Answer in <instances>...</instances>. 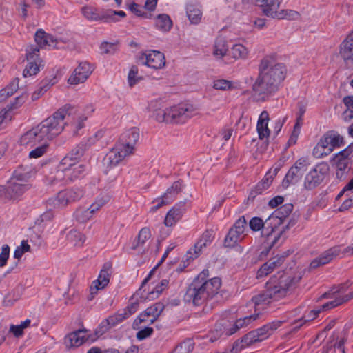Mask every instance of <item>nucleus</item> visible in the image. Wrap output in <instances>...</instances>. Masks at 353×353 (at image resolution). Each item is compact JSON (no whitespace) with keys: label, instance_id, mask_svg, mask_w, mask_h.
<instances>
[{"label":"nucleus","instance_id":"obj_1","mask_svg":"<svg viewBox=\"0 0 353 353\" xmlns=\"http://www.w3.org/2000/svg\"><path fill=\"white\" fill-rule=\"evenodd\" d=\"M83 196V191L79 188L66 189L60 191L56 196L50 198L47 201L49 211L44 212L34 221L27 232L28 239L23 240V253L37 250L41 245V234L53 218L51 212L52 209H61L69 203L79 200Z\"/></svg>","mask_w":353,"mask_h":353},{"label":"nucleus","instance_id":"obj_2","mask_svg":"<svg viewBox=\"0 0 353 353\" xmlns=\"http://www.w3.org/2000/svg\"><path fill=\"white\" fill-rule=\"evenodd\" d=\"M259 74L252 85L254 95L259 101L267 100L278 89L285 78L286 68L272 57L263 58L259 68Z\"/></svg>","mask_w":353,"mask_h":353},{"label":"nucleus","instance_id":"obj_3","mask_svg":"<svg viewBox=\"0 0 353 353\" xmlns=\"http://www.w3.org/2000/svg\"><path fill=\"white\" fill-rule=\"evenodd\" d=\"M75 112L74 108L70 105H65L48 117L37 125L23 133V142L26 144H35L43 140H51L59 135L64 129V120Z\"/></svg>","mask_w":353,"mask_h":353},{"label":"nucleus","instance_id":"obj_4","mask_svg":"<svg viewBox=\"0 0 353 353\" xmlns=\"http://www.w3.org/2000/svg\"><path fill=\"white\" fill-rule=\"evenodd\" d=\"M300 279L292 278L288 274H281L279 279L276 278H272L271 280L267 283L266 290L254 296L250 301L248 303L249 306L253 305L255 307V312L261 309V305L268 304L271 301H277L285 296L287 292L290 287L294 283H297Z\"/></svg>","mask_w":353,"mask_h":353},{"label":"nucleus","instance_id":"obj_5","mask_svg":"<svg viewBox=\"0 0 353 353\" xmlns=\"http://www.w3.org/2000/svg\"><path fill=\"white\" fill-rule=\"evenodd\" d=\"M221 285V280L214 277L208 281L194 280L185 294V300L201 305L215 298Z\"/></svg>","mask_w":353,"mask_h":353},{"label":"nucleus","instance_id":"obj_6","mask_svg":"<svg viewBox=\"0 0 353 353\" xmlns=\"http://www.w3.org/2000/svg\"><path fill=\"white\" fill-rule=\"evenodd\" d=\"M85 172V166L83 164L72 162L69 157H64L54 174L49 176L47 179L52 185H66L83 177Z\"/></svg>","mask_w":353,"mask_h":353},{"label":"nucleus","instance_id":"obj_7","mask_svg":"<svg viewBox=\"0 0 353 353\" xmlns=\"http://www.w3.org/2000/svg\"><path fill=\"white\" fill-rule=\"evenodd\" d=\"M285 322V320L274 321L264 325L260 328L252 330L243 336L240 341H237L236 345L238 346L240 343L239 349H243L253 343L262 341L272 335Z\"/></svg>","mask_w":353,"mask_h":353},{"label":"nucleus","instance_id":"obj_8","mask_svg":"<svg viewBox=\"0 0 353 353\" xmlns=\"http://www.w3.org/2000/svg\"><path fill=\"white\" fill-rule=\"evenodd\" d=\"M26 64L23 69V77L36 76L44 68L45 62L40 57L39 48L34 45L27 46L26 50Z\"/></svg>","mask_w":353,"mask_h":353},{"label":"nucleus","instance_id":"obj_9","mask_svg":"<svg viewBox=\"0 0 353 353\" xmlns=\"http://www.w3.org/2000/svg\"><path fill=\"white\" fill-rule=\"evenodd\" d=\"M197 108L190 103H181L168 108L169 123H183L196 115Z\"/></svg>","mask_w":353,"mask_h":353},{"label":"nucleus","instance_id":"obj_10","mask_svg":"<svg viewBox=\"0 0 353 353\" xmlns=\"http://www.w3.org/2000/svg\"><path fill=\"white\" fill-rule=\"evenodd\" d=\"M350 150L345 149L335 154L332 159V166L335 169L336 176L340 181L345 180L350 170L352 161L350 156Z\"/></svg>","mask_w":353,"mask_h":353},{"label":"nucleus","instance_id":"obj_11","mask_svg":"<svg viewBox=\"0 0 353 353\" xmlns=\"http://www.w3.org/2000/svg\"><path fill=\"white\" fill-rule=\"evenodd\" d=\"M330 170L329 165L325 162L318 163L305 176L304 179V187L311 190L319 185Z\"/></svg>","mask_w":353,"mask_h":353},{"label":"nucleus","instance_id":"obj_12","mask_svg":"<svg viewBox=\"0 0 353 353\" xmlns=\"http://www.w3.org/2000/svg\"><path fill=\"white\" fill-rule=\"evenodd\" d=\"M309 165L310 163L307 158L301 157L299 159L285 174L282 182L283 187L288 188L290 185L299 182Z\"/></svg>","mask_w":353,"mask_h":353},{"label":"nucleus","instance_id":"obj_13","mask_svg":"<svg viewBox=\"0 0 353 353\" xmlns=\"http://www.w3.org/2000/svg\"><path fill=\"white\" fill-rule=\"evenodd\" d=\"M247 225L244 216L240 217L230 229L224 239V245L226 248H233L241 241L244 237L243 233Z\"/></svg>","mask_w":353,"mask_h":353},{"label":"nucleus","instance_id":"obj_14","mask_svg":"<svg viewBox=\"0 0 353 353\" xmlns=\"http://www.w3.org/2000/svg\"><path fill=\"white\" fill-rule=\"evenodd\" d=\"M282 223L281 218L275 216L274 212L265 221V230H266V232H270V241L266 242L267 246L265 247L267 250L266 254L269 252L270 248L276 245L279 241L282 232H279L276 234L274 233L276 229L281 225Z\"/></svg>","mask_w":353,"mask_h":353},{"label":"nucleus","instance_id":"obj_15","mask_svg":"<svg viewBox=\"0 0 353 353\" xmlns=\"http://www.w3.org/2000/svg\"><path fill=\"white\" fill-rule=\"evenodd\" d=\"M132 154L122 145L116 143L105 156L103 160V165L106 168H113L119 165L125 157Z\"/></svg>","mask_w":353,"mask_h":353},{"label":"nucleus","instance_id":"obj_16","mask_svg":"<svg viewBox=\"0 0 353 353\" xmlns=\"http://www.w3.org/2000/svg\"><path fill=\"white\" fill-rule=\"evenodd\" d=\"M112 274V263L106 262L103 264L98 278L93 281L90 290L92 295L97 294L100 290L104 289L109 283Z\"/></svg>","mask_w":353,"mask_h":353},{"label":"nucleus","instance_id":"obj_17","mask_svg":"<svg viewBox=\"0 0 353 353\" xmlns=\"http://www.w3.org/2000/svg\"><path fill=\"white\" fill-rule=\"evenodd\" d=\"M22 190V172L21 170L14 171L10 177L6 190V196L10 200H17L19 198Z\"/></svg>","mask_w":353,"mask_h":353},{"label":"nucleus","instance_id":"obj_18","mask_svg":"<svg viewBox=\"0 0 353 353\" xmlns=\"http://www.w3.org/2000/svg\"><path fill=\"white\" fill-rule=\"evenodd\" d=\"M34 41L37 46L36 47L41 49H57L58 48L59 39L51 34L46 32L43 29L37 30L34 34Z\"/></svg>","mask_w":353,"mask_h":353},{"label":"nucleus","instance_id":"obj_19","mask_svg":"<svg viewBox=\"0 0 353 353\" xmlns=\"http://www.w3.org/2000/svg\"><path fill=\"white\" fill-rule=\"evenodd\" d=\"M140 61L143 64L154 69H160L165 64V59L163 53L157 50H150L143 54Z\"/></svg>","mask_w":353,"mask_h":353},{"label":"nucleus","instance_id":"obj_20","mask_svg":"<svg viewBox=\"0 0 353 353\" xmlns=\"http://www.w3.org/2000/svg\"><path fill=\"white\" fill-rule=\"evenodd\" d=\"M347 287H346L345 284H341L332 290V294H337V295L334 297V299L329 301L322 305L323 310H328L330 309L334 308L336 306H339L350 300L353 299V292L341 295V293H343Z\"/></svg>","mask_w":353,"mask_h":353},{"label":"nucleus","instance_id":"obj_21","mask_svg":"<svg viewBox=\"0 0 353 353\" xmlns=\"http://www.w3.org/2000/svg\"><path fill=\"white\" fill-rule=\"evenodd\" d=\"M92 72V66L88 62H81L69 77L68 82L72 85L82 83Z\"/></svg>","mask_w":353,"mask_h":353},{"label":"nucleus","instance_id":"obj_22","mask_svg":"<svg viewBox=\"0 0 353 353\" xmlns=\"http://www.w3.org/2000/svg\"><path fill=\"white\" fill-rule=\"evenodd\" d=\"M339 54L345 65L353 70V30L347 35L340 46Z\"/></svg>","mask_w":353,"mask_h":353},{"label":"nucleus","instance_id":"obj_23","mask_svg":"<svg viewBox=\"0 0 353 353\" xmlns=\"http://www.w3.org/2000/svg\"><path fill=\"white\" fill-rule=\"evenodd\" d=\"M139 139V132L137 128H132L121 134L117 143L122 145L131 154H133L135 145Z\"/></svg>","mask_w":353,"mask_h":353},{"label":"nucleus","instance_id":"obj_24","mask_svg":"<svg viewBox=\"0 0 353 353\" xmlns=\"http://www.w3.org/2000/svg\"><path fill=\"white\" fill-rule=\"evenodd\" d=\"M341 253L339 246H335L323 252L319 256L315 258L310 263L311 268H317L321 265L329 263L334 259L336 258Z\"/></svg>","mask_w":353,"mask_h":353},{"label":"nucleus","instance_id":"obj_25","mask_svg":"<svg viewBox=\"0 0 353 353\" xmlns=\"http://www.w3.org/2000/svg\"><path fill=\"white\" fill-rule=\"evenodd\" d=\"M88 339V335L87 334V330H78L65 336L64 344L68 349L77 347L81 345Z\"/></svg>","mask_w":353,"mask_h":353},{"label":"nucleus","instance_id":"obj_26","mask_svg":"<svg viewBox=\"0 0 353 353\" xmlns=\"http://www.w3.org/2000/svg\"><path fill=\"white\" fill-rule=\"evenodd\" d=\"M261 315V313L257 312V313H254V314L237 319L232 327L225 330V334L228 336L232 335L240 329L248 327L252 322L259 319Z\"/></svg>","mask_w":353,"mask_h":353},{"label":"nucleus","instance_id":"obj_27","mask_svg":"<svg viewBox=\"0 0 353 353\" xmlns=\"http://www.w3.org/2000/svg\"><path fill=\"white\" fill-rule=\"evenodd\" d=\"M282 0H265L261 5H256L261 8L262 12L268 17L276 19L279 11Z\"/></svg>","mask_w":353,"mask_h":353},{"label":"nucleus","instance_id":"obj_28","mask_svg":"<svg viewBox=\"0 0 353 353\" xmlns=\"http://www.w3.org/2000/svg\"><path fill=\"white\" fill-rule=\"evenodd\" d=\"M184 203H179L168 211L164 220V223L168 227L175 225L182 217L185 211L183 208Z\"/></svg>","mask_w":353,"mask_h":353},{"label":"nucleus","instance_id":"obj_29","mask_svg":"<svg viewBox=\"0 0 353 353\" xmlns=\"http://www.w3.org/2000/svg\"><path fill=\"white\" fill-rule=\"evenodd\" d=\"M284 261V257L280 256L272 259L265 263L257 271L256 278L261 279L271 273L275 268L279 267Z\"/></svg>","mask_w":353,"mask_h":353},{"label":"nucleus","instance_id":"obj_30","mask_svg":"<svg viewBox=\"0 0 353 353\" xmlns=\"http://www.w3.org/2000/svg\"><path fill=\"white\" fill-rule=\"evenodd\" d=\"M269 114L267 111H263L258 119L256 130L259 139L262 140L270 136V130L268 128Z\"/></svg>","mask_w":353,"mask_h":353},{"label":"nucleus","instance_id":"obj_31","mask_svg":"<svg viewBox=\"0 0 353 353\" xmlns=\"http://www.w3.org/2000/svg\"><path fill=\"white\" fill-rule=\"evenodd\" d=\"M272 183V176L270 173H267L263 179L251 190L248 199L253 201L257 195L262 194L263 191L266 190Z\"/></svg>","mask_w":353,"mask_h":353},{"label":"nucleus","instance_id":"obj_32","mask_svg":"<svg viewBox=\"0 0 353 353\" xmlns=\"http://www.w3.org/2000/svg\"><path fill=\"white\" fill-rule=\"evenodd\" d=\"M83 15L90 21H103L105 22V10H99L91 6L81 8Z\"/></svg>","mask_w":353,"mask_h":353},{"label":"nucleus","instance_id":"obj_33","mask_svg":"<svg viewBox=\"0 0 353 353\" xmlns=\"http://www.w3.org/2000/svg\"><path fill=\"white\" fill-rule=\"evenodd\" d=\"M186 14L191 23L198 24L202 17L201 6L197 3L190 2L186 7Z\"/></svg>","mask_w":353,"mask_h":353},{"label":"nucleus","instance_id":"obj_34","mask_svg":"<svg viewBox=\"0 0 353 353\" xmlns=\"http://www.w3.org/2000/svg\"><path fill=\"white\" fill-rule=\"evenodd\" d=\"M85 239V236L77 230H71L66 235L68 243L74 247H81Z\"/></svg>","mask_w":353,"mask_h":353},{"label":"nucleus","instance_id":"obj_35","mask_svg":"<svg viewBox=\"0 0 353 353\" xmlns=\"http://www.w3.org/2000/svg\"><path fill=\"white\" fill-rule=\"evenodd\" d=\"M19 79L13 80L6 88L0 90V103L13 95L19 88Z\"/></svg>","mask_w":353,"mask_h":353},{"label":"nucleus","instance_id":"obj_36","mask_svg":"<svg viewBox=\"0 0 353 353\" xmlns=\"http://www.w3.org/2000/svg\"><path fill=\"white\" fill-rule=\"evenodd\" d=\"M155 26L162 32H168L172 26V21L168 14H159L155 19Z\"/></svg>","mask_w":353,"mask_h":353},{"label":"nucleus","instance_id":"obj_37","mask_svg":"<svg viewBox=\"0 0 353 353\" xmlns=\"http://www.w3.org/2000/svg\"><path fill=\"white\" fill-rule=\"evenodd\" d=\"M151 237V232L148 228H142L137 236V240L133 243L132 249L137 250L139 247L144 246L145 243Z\"/></svg>","mask_w":353,"mask_h":353},{"label":"nucleus","instance_id":"obj_38","mask_svg":"<svg viewBox=\"0 0 353 353\" xmlns=\"http://www.w3.org/2000/svg\"><path fill=\"white\" fill-rule=\"evenodd\" d=\"M323 136L327 140L333 150L335 148H339L343 144V137L334 131H329Z\"/></svg>","mask_w":353,"mask_h":353},{"label":"nucleus","instance_id":"obj_39","mask_svg":"<svg viewBox=\"0 0 353 353\" xmlns=\"http://www.w3.org/2000/svg\"><path fill=\"white\" fill-rule=\"evenodd\" d=\"M249 226L253 231H259L262 230V234L267 236V241H270V232L265 230V221L259 217H253L249 222Z\"/></svg>","mask_w":353,"mask_h":353},{"label":"nucleus","instance_id":"obj_40","mask_svg":"<svg viewBox=\"0 0 353 353\" xmlns=\"http://www.w3.org/2000/svg\"><path fill=\"white\" fill-rule=\"evenodd\" d=\"M93 214L94 213L91 210L90 208L88 209L79 208L74 214L75 219L79 223H85L88 221L92 217Z\"/></svg>","mask_w":353,"mask_h":353},{"label":"nucleus","instance_id":"obj_41","mask_svg":"<svg viewBox=\"0 0 353 353\" xmlns=\"http://www.w3.org/2000/svg\"><path fill=\"white\" fill-rule=\"evenodd\" d=\"M230 54L235 59H246L248 54V50L242 44H235L231 48Z\"/></svg>","mask_w":353,"mask_h":353},{"label":"nucleus","instance_id":"obj_42","mask_svg":"<svg viewBox=\"0 0 353 353\" xmlns=\"http://www.w3.org/2000/svg\"><path fill=\"white\" fill-rule=\"evenodd\" d=\"M164 309L163 303L158 302L148 307L146 314L149 315L154 321H156Z\"/></svg>","mask_w":353,"mask_h":353},{"label":"nucleus","instance_id":"obj_43","mask_svg":"<svg viewBox=\"0 0 353 353\" xmlns=\"http://www.w3.org/2000/svg\"><path fill=\"white\" fill-rule=\"evenodd\" d=\"M228 50L226 41L223 38H218L214 44V54L221 58L226 54Z\"/></svg>","mask_w":353,"mask_h":353},{"label":"nucleus","instance_id":"obj_44","mask_svg":"<svg viewBox=\"0 0 353 353\" xmlns=\"http://www.w3.org/2000/svg\"><path fill=\"white\" fill-rule=\"evenodd\" d=\"M110 199V196L108 193H101L99 196H97L95 201L90 206L91 210L94 214L106 203H108Z\"/></svg>","mask_w":353,"mask_h":353},{"label":"nucleus","instance_id":"obj_45","mask_svg":"<svg viewBox=\"0 0 353 353\" xmlns=\"http://www.w3.org/2000/svg\"><path fill=\"white\" fill-rule=\"evenodd\" d=\"M300 18V14L297 11L290 9H282L280 10L276 19L278 20H296Z\"/></svg>","mask_w":353,"mask_h":353},{"label":"nucleus","instance_id":"obj_46","mask_svg":"<svg viewBox=\"0 0 353 353\" xmlns=\"http://www.w3.org/2000/svg\"><path fill=\"white\" fill-rule=\"evenodd\" d=\"M181 190V183L180 181H175L171 187L167 189L163 195L165 199H168L170 203L173 201L175 196Z\"/></svg>","mask_w":353,"mask_h":353},{"label":"nucleus","instance_id":"obj_47","mask_svg":"<svg viewBox=\"0 0 353 353\" xmlns=\"http://www.w3.org/2000/svg\"><path fill=\"white\" fill-rule=\"evenodd\" d=\"M86 150V145L81 143L72 150L69 154L65 157H69L72 162H77L81 157H82Z\"/></svg>","mask_w":353,"mask_h":353},{"label":"nucleus","instance_id":"obj_48","mask_svg":"<svg viewBox=\"0 0 353 353\" xmlns=\"http://www.w3.org/2000/svg\"><path fill=\"white\" fill-rule=\"evenodd\" d=\"M40 319L37 313L30 314L28 318L23 321V330L32 327L34 330H38Z\"/></svg>","mask_w":353,"mask_h":353},{"label":"nucleus","instance_id":"obj_49","mask_svg":"<svg viewBox=\"0 0 353 353\" xmlns=\"http://www.w3.org/2000/svg\"><path fill=\"white\" fill-rule=\"evenodd\" d=\"M293 210V205L292 203H286L279 208L274 211L275 216L281 218L283 222V219L288 217Z\"/></svg>","mask_w":353,"mask_h":353},{"label":"nucleus","instance_id":"obj_50","mask_svg":"<svg viewBox=\"0 0 353 353\" xmlns=\"http://www.w3.org/2000/svg\"><path fill=\"white\" fill-rule=\"evenodd\" d=\"M154 321L151 319L149 315L146 314V310L141 313L139 316L134 320L133 323L134 329H139L141 323H144L146 325L152 324Z\"/></svg>","mask_w":353,"mask_h":353},{"label":"nucleus","instance_id":"obj_51","mask_svg":"<svg viewBox=\"0 0 353 353\" xmlns=\"http://www.w3.org/2000/svg\"><path fill=\"white\" fill-rule=\"evenodd\" d=\"M88 116L85 114H78L71 123V127L73 128L74 134H77L79 130L84 127V122L87 120Z\"/></svg>","mask_w":353,"mask_h":353},{"label":"nucleus","instance_id":"obj_52","mask_svg":"<svg viewBox=\"0 0 353 353\" xmlns=\"http://www.w3.org/2000/svg\"><path fill=\"white\" fill-rule=\"evenodd\" d=\"M130 315L128 314V312L123 310L122 312L117 313L114 314V316H110L108 319V325L111 326H114L121 322H122L123 320L128 319Z\"/></svg>","mask_w":353,"mask_h":353},{"label":"nucleus","instance_id":"obj_53","mask_svg":"<svg viewBox=\"0 0 353 353\" xmlns=\"http://www.w3.org/2000/svg\"><path fill=\"white\" fill-rule=\"evenodd\" d=\"M168 280H161L159 285H157L154 289L149 293V298L151 299L157 298L159 296V294L168 286Z\"/></svg>","mask_w":353,"mask_h":353},{"label":"nucleus","instance_id":"obj_54","mask_svg":"<svg viewBox=\"0 0 353 353\" xmlns=\"http://www.w3.org/2000/svg\"><path fill=\"white\" fill-rule=\"evenodd\" d=\"M128 9L138 17H143L145 19L151 18V17H152L151 14H148V13L145 12L143 10V8L140 5H139L136 3H130L128 6Z\"/></svg>","mask_w":353,"mask_h":353},{"label":"nucleus","instance_id":"obj_55","mask_svg":"<svg viewBox=\"0 0 353 353\" xmlns=\"http://www.w3.org/2000/svg\"><path fill=\"white\" fill-rule=\"evenodd\" d=\"M153 116L154 119L159 122L169 123L168 108L164 110L161 108L154 110Z\"/></svg>","mask_w":353,"mask_h":353},{"label":"nucleus","instance_id":"obj_56","mask_svg":"<svg viewBox=\"0 0 353 353\" xmlns=\"http://www.w3.org/2000/svg\"><path fill=\"white\" fill-rule=\"evenodd\" d=\"M48 148V144L45 142L42 145L39 147H37L35 149L32 150L29 153V158L30 159H37L42 157L44 154L46 153Z\"/></svg>","mask_w":353,"mask_h":353},{"label":"nucleus","instance_id":"obj_57","mask_svg":"<svg viewBox=\"0 0 353 353\" xmlns=\"http://www.w3.org/2000/svg\"><path fill=\"white\" fill-rule=\"evenodd\" d=\"M213 239L212 232L211 231H205L197 241L198 248H205L210 244Z\"/></svg>","mask_w":353,"mask_h":353},{"label":"nucleus","instance_id":"obj_58","mask_svg":"<svg viewBox=\"0 0 353 353\" xmlns=\"http://www.w3.org/2000/svg\"><path fill=\"white\" fill-rule=\"evenodd\" d=\"M125 12L114 11L112 10H105V22H114L117 21L116 16H119L122 18L125 17Z\"/></svg>","mask_w":353,"mask_h":353},{"label":"nucleus","instance_id":"obj_59","mask_svg":"<svg viewBox=\"0 0 353 353\" xmlns=\"http://www.w3.org/2000/svg\"><path fill=\"white\" fill-rule=\"evenodd\" d=\"M138 68L136 66H132L128 73V80L130 87L134 85L139 80L137 77Z\"/></svg>","mask_w":353,"mask_h":353},{"label":"nucleus","instance_id":"obj_60","mask_svg":"<svg viewBox=\"0 0 353 353\" xmlns=\"http://www.w3.org/2000/svg\"><path fill=\"white\" fill-rule=\"evenodd\" d=\"M232 86V83L224 79H219L214 81L213 88L216 90H226Z\"/></svg>","mask_w":353,"mask_h":353},{"label":"nucleus","instance_id":"obj_61","mask_svg":"<svg viewBox=\"0 0 353 353\" xmlns=\"http://www.w3.org/2000/svg\"><path fill=\"white\" fill-rule=\"evenodd\" d=\"M100 50L104 54H114L116 52V45L113 43L103 42L100 46Z\"/></svg>","mask_w":353,"mask_h":353},{"label":"nucleus","instance_id":"obj_62","mask_svg":"<svg viewBox=\"0 0 353 353\" xmlns=\"http://www.w3.org/2000/svg\"><path fill=\"white\" fill-rule=\"evenodd\" d=\"M8 333L15 338H19L22 335V324H11Z\"/></svg>","mask_w":353,"mask_h":353},{"label":"nucleus","instance_id":"obj_63","mask_svg":"<svg viewBox=\"0 0 353 353\" xmlns=\"http://www.w3.org/2000/svg\"><path fill=\"white\" fill-rule=\"evenodd\" d=\"M153 203L155 205L151 208V212H155L162 206L170 203V201L168 199H165L163 196H162L161 198H158L154 200Z\"/></svg>","mask_w":353,"mask_h":353},{"label":"nucleus","instance_id":"obj_64","mask_svg":"<svg viewBox=\"0 0 353 353\" xmlns=\"http://www.w3.org/2000/svg\"><path fill=\"white\" fill-rule=\"evenodd\" d=\"M144 328L139 330L137 333V338L139 340H143L148 336H150L152 333L153 332V329L151 327H148V325H143Z\"/></svg>","mask_w":353,"mask_h":353}]
</instances>
